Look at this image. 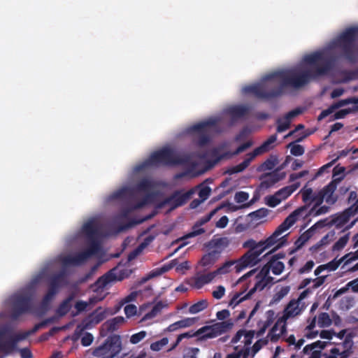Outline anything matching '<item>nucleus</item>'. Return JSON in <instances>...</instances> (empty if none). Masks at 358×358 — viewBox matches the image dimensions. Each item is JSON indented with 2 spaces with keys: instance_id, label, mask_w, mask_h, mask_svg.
<instances>
[{
  "instance_id": "obj_1",
  "label": "nucleus",
  "mask_w": 358,
  "mask_h": 358,
  "mask_svg": "<svg viewBox=\"0 0 358 358\" xmlns=\"http://www.w3.org/2000/svg\"><path fill=\"white\" fill-rule=\"evenodd\" d=\"M358 29L352 27L329 42L324 48L306 55L296 66L264 76L261 82L243 88L259 98H271L286 90H299L312 79L328 75L342 55L350 62L358 60Z\"/></svg>"
},
{
  "instance_id": "obj_2",
  "label": "nucleus",
  "mask_w": 358,
  "mask_h": 358,
  "mask_svg": "<svg viewBox=\"0 0 358 358\" xmlns=\"http://www.w3.org/2000/svg\"><path fill=\"white\" fill-rule=\"evenodd\" d=\"M81 236L87 241L88 248L80 252L60 256L58 262L63 270L67 266L83 264L99 252L101 239L105 236L100 219L93 217L88 220L83 226Z\"/></svg>"
},
{
  "instance_id": "obj_3",
  "label": "nucleus",
  "mask_w": 358,
  "mask_h": 358,
  "mask_svg": "<svg viewBox=\"0 0 358 358\" xmlns=\"http://www.w3.org/2000/svg\"><path fill=\"white\" fill-rule=\"evenodd\" d=\"M159 192V183L150 179L145 178L139 182L138 185L133 189L124 187L113 194L114 198H130L133 203L130 204L123 212V216L134 210L143 208L150 203Z\"/></svg>"
},
{
  "instance_id": "obj_4",
  "label": "nucleus",
  "mask_w": 358,
  "mask_h": 358,
  "mask_svg": "<svg viewBox=\"0 0 358 358\" xmlns=\"http://www.w3.org/2000/svg\"><path fill=\"white\" fill-rule=\"evenodd\" d=\"M306 206H302L292 212L266 241L256 243L254 240L250 239L243 243V248H248L249 250L258 251L265 250L274 245L287 235L280 237V236L294 224L298 220L306 215Z\"/></svg>"
},
{
  "instance_id": "obj_5",
  "label": "nucleus",
  "mask_w": 358,
  "mask_h": 358,
  "mask_svg": "<svg viewBox=\"0 0 358 358\" xmlns=\"http://www.w3.org/2000/svg\"><path fill=\"white\" fill-rule=\"evenodd\" d=\"M185 157L180 153L176 152L171 148H165L154 152L148 159L136 165L134 171L138 172L159 165L180 164H185Z\"/></svg>"
},
{
  "instance_id": "obj_6",
  "label": "nucleus",
  "mask_w": 358,
  "mask_h": 358,
  "mask_svg": "<svg viewBox=\"0 0 358 358\" xmlns=\"http://www.w3.org/2000/svg\"><path fill=\"white\" fill-rule=\"evenodd\" d=\"M219 121L220 118L217 117H210L194 124L189 129V131L196 137L197 142L200 145H203L210 141L213 134L220 132L217 128Z\"/></svg>"
},
{
  "instance_id": "obj_7",
  "label": "nucleus",
  "mask_w": 358,
  "mask_h": 358,
  "mask_svg": "<svg viewBox=\"0 0 358 358\" xmlns=\"http://www.w3.org/2000/svg\"><path fill=\"white\" fill-rule=\"evenodd\" d=\"M284 264L278 259L272 258L259 271L256 276L257 281L253 289L262 290L267 285L273 283V278L270 271L274 275H280L284 270Z\"/></svg>"
},
{
  "instance_id": "obj_8",
  "label": "nucleus",
  "mask_w": 358,
  "mask_h": 358,
  "mask_svg": "<svg viewBox=\"0 0 358 358\" xmlns=\"http://www.w3.org/2000/svg\"><path fill=\"white\" fill-rule=\"evenodd\" d=\"M122 350V343L119 336H113L106 339L105 343L96 348L94 356L98 358H114Z\"/></svg>"
},
{
  "instance_id": "obj_9",
  "label": "nucleus",
  "mask_w": 358,
  "mask_h": 358,
  "mask_svg": "<svg viewBox=\"0 0 358 358\" xmlns=\"http://www.w3.org/2000/svg\"><path fill=\"white\" fill-rule=\"evenodd\" d=\"M31 293L30 289L21 291L10 298L12 306L11 317L17 319L20 315L30 309V299Z\"/></svg>"
},
{
  "instance_id": "obj_10",
  "label": "nucleus",
  "mask_w": 358,
  "mask_h": 358,
  "mask_svg": "<svg viewBox=\"0 0 358 358\" xmlns=\"http://www.w3.org/2000/svg\"><path fill=\"white\" fill-rule=\"evenodd\" d=\"M66 283V281L63 270L59 273L51 276L49 280V287L48 291L45 294L41 303V308L43 309L41 314L44 313L48 310L49 303L53 300L56 294L58 293L59 288L64 285Z\"/></svg>"
},
{
  "instance_id": "obj_11",
  "label": "nucleus",
  "mask_w": 358,
  "mask_h": 358,
  "mask_svg": "<svg viewBox=\"0 0 358 358\" xmlns=\"http://www.w3.org/2000/svg\"><path fill=\"white\" fill-rule=\"evenodd\" d=\"M276 141L275 136H271L261 146L256 148L252 152L247 155L246 159L241 164L230 167L227 170L229 174L238 173L243 171L250 164V162L258 155L268 151L272 148V144Z\"/></svg>"
},
{
  "instance_id": "obj_12",
  "label": "nucleus",
  "mask_w": 358,
  "mask_h": 358,
  "mask_svg": "<svg viewBox=\"0 0 358 358\" xmlns=\"http://www.w3.org/2000/svg\"><path fill=\"white\" fill-rule=\"evenodd\" d=\"M194 193V189L186 192H176L159 204V208L168 207L169 210L183 205Z\"/></svg>"
},
{
  "instance_id": "obj_13",
  "label": "nucleus",
  "mask_w": 358,
  "mask_h": 358,
  "mask_svg": "<svg viewBox=\"0 0 358 358\" xmlns=\"http://www.w3.org/2000/svg\"><path fill=\"white\" fill-rule=\"evenodd\" d=\"M264 251L265 250H248L237 261L236 273L241 272L247 267H252L257 265L261 262V255Z\"/></svg>"
},
{
  "instance_id": "obj_14",
  "label": "nucleus",
  "mask_w": 358,
  "mask_h": 358,
  "mask_svg": "<svg viewBox=\"0 0 358 358\" xmlns=\"http://www.w3.org/2000/svg\"><path fill=\"white\" fill-rule=\"evenodd\" d=\"M299 187V183H295L285 187L275 192L273 195L267 196L264 198L266 203L272 208L278 206L282 201L286 199L292 192Z\"/></svg>"
},
{
  "instance_id": "obj_15",
  "label": "nucleus",
  "mask_w": 358,
  "mask_h": 358,
  "mask_svg": "<svg viewBox=\"0 0 358 358\" xmlns=\"http://www.w3.org/2000/svg\"><path fill=\"white\" fill-rule=\"evenodd\" d=\"M306 304L304 301L299 298L291 300L285 307L283 315L281 317L284 320L294 318L299 315L302 311L306 308Z\"/></svg>"
},
{
  "instance_id": "obj_16",
  "label": "nucleus",
  "mask_w": 358,
  "mask_h": 358,
  "mask_svg": "<svg viewBox=\"0 0 358 358\" xmlns=\"http://www.w3.org/2000/svg\"><path fill=\"white\" fill-rule=\"evenodd\" d=\"M326 278L327 275H322L315 279L306 278L303 280L300 285V288L306 287L311 282H313V285L308 287L303 292H301L298 298L303 301L304 299L306 298L313 292V289L318 288L324 282Z\"/></svg>"
},
{
  "instance_id": "obj_17",
  "label": "nucleus",
  "mask_w": 358,
  "mask_h": 358,
  "mask_svg": "<svg viewBox=\"0 0 358 358\" xmlns=\"http://www.w3.org/2000/svg\"><path fill=\"white\" fill-rule=\"evenodd\" d=\"M286 331V321L280 317L268 334L267 338L271 341L275 342L279 339H283Z\"/></svg>"
},
{
  "instance_id": "obj_18",
  "label": "nucleus",
  "mask_w": 358,
  "mask_h": 358,
  "mask_svg": "<svg viewBox=\"0 0 358 358\" xmlns=\"http://www.w3.org/2000/svg\"><path fill=\"white\" fill-rule=\"evenodd\" d=\"M255 331H246L244 329H241L231 340V343H238V345H242V346H247L248 348H250V345L252 343V338L254 337Z\"/></svg>"
},
{
  "instance_id": "obj_19",
  "label": "nucleus",
  "mask_w": 358,
  "mask_h": 358,
  "mask_svg": "<svg viewBox=\"0 0 358 358\" xmlns=\"http://www.w3.org/2000/svg\"><path fill=\"white\" fill-rule=\"evenodd\" d=\"M250 110V108L247 106H232L227 109V114L233 120H236L245 116Z\"/></svg>"
},
{
  "instance_id": "obj_20",
  "label": "nucleus",
  "mask_w": 358,
  "mask_h": 358,
  "mask_svg": "<svg viewBox=\"0 0 358 358\" xmlns=\"http://www.w3.org/2000/svg\"><path fill=\"white\" fill-rule=\"evenodd\" d=\"M234 323L231 320H227L213 324V331L215 336H218L230 331L234 327Z\"/></svg>"
},
{
  "instance_id": "obj_21",
  "label": "nucleus",
  "mask_w": 358,
  "mask_h": 358,
  "mask_svg": "<svg viewBox=\"0 0 358 358\" xmlns=\"http://www.w3.org/2000/svg\"><path fill=\"white\" fill-rule=\"evenodd\" d=\"M250 356H251L250 348L237 345L234 348V351L228 355L227 358H248Z\"/></svg>"
},
{
  "instance_id": "obj_22",
  "label": "nucleus",
  "mask_w": 358,
  "mask_h": 358,
  "mask_svg": "<svg viewBox=\"0 0 358 358\" xmlns=\"http://www.w3.org/2000/svg\"><path fill=\"white\" fill-rule=\"evenodd\" d=\"M345 261V264L346 263V259H343V257L340 259L339 260H336V259L332 260L331 262L319 266L314 271V273L315 275H319L322 271L327 270L329 271H335L338 266L341 264L342 262Z\"/></svg>"
},
{
  "instance_id": "obj_23",
  "label": "nucleus",
  "mask_w": 358,
  "mask_h": 358,
  "mask_svg": "<svg viewBox=\"0 0 358 358\" xmlns=\"http://www.w3.org/2000/svg\"><path fill=\"white\" fill-rule=\"evenodd\" d=\"M336 185L334 182H331L321 190L324 199L329 204H333L336 201V197L334 195V192L336 190Z\"/></svg>"
},
{
  "instance_id": "obj_24",
  "label": "nucleus",
  "mask_w": 358,
  "mask_h": 358,
  "mask_svg": "<svg viewBox=\"0 0 358 358\" xmlns=\"http://www.w3.org/2000/svg\"><path fill=\"white\" fill-rule=\"evenodd\" d=\"M236 265L237 261H228L213 272L215 277L227 274L233 270L236 272Z\"/></svg>"
},
{
  "instance_id": "obj_25",
  "label": "nucleus",
  "mask_w": 358,
  "mask_h": 358,
  "mask_svg": "<svg viewBox=\"0 0 358 358\" xmlns=\"http://www.w3.org/2000/svg\"><path fill=\"white\" fill-rule=\"evenodd\" d=\"M215 278L214 272L203 274L195 278L193 286L196 289L201 288L204 285L209 283Z\"/></svg>"
},
{
  "instance_id": "obj_26",
  "label": "nucleus",
  "mask_w": 358,
  "mask_h": 358,
  "mask_svg": "<svg viewBox=\"0 0 358 358\" xmlns=\"http://www.w3.org/2000/svg\"><path fill=\"white\" fill-rule=\"evenodd\" d=\"M121 278L117 279V275L113 271H110L106 275L101 277L96 282V285L99 288H105L110 283L116 281L120 280Z\"/></svg>"
},
{
  "instance_id": "obj_27",
  "label": "nucleus",
  "mask_w": 358,
  "mask_h": 358,
  "mask_svg": "<svg viewBox=\"0 0 358 358\" xmlns=\"http://www.w3.org/2000/svg\"><path fill=\"white\" fill-rule=\"evenodd\" d=\"M168 304L166 302L159 301L152 308L151 311L144 315L142 320L153 318L160 314L162 310L166 308Z\"/></svg>"
},
{
  "instance_id": "obj_28",
  "label": "nucleus",
  "mask_w": 358,
  "mask_h": 358,
  "mask_svg": "<svg viewBox=\"0 0 358 358\" xmlns=\"http://www.w3.org/2000/svg\"><path fill=\"white\" fill-rule=\"evenodd\" d=\"M355 214L356 213H352L348 208L343 213L338 215L334 220V222L336 226L341 227L348 222L350 217L354 216Z\"/></svg>"
},
{
  "instance_id": "obj_29",
  "label": "nucleus",
  "mask_w": 358,
  "mask_h": 358,
  "mask_svg": "<svg viewBox=\"0 0 358 358\" xmlns=\"http://www.w3.org/2000/svg\"><path fill=\"white\" fill-rule=\"evenodd\" d=\"M109 314H110V312L107 309L97 308L91 315L92 322L97 324L104 320Z\"/></svg>"
},
{
  "instance_id": "obj_30",
  "label": "nucleus",
  "mask_w": 358,
  "mask_h": 358,
  "mask_svg": "<svg viewBox=\"0 0 358 358\" xmlns=\"http://www.w3.org/2000/svg\"><path fill=\"white\" fill-rule=\"evenodd\" d=\"M278 163L276 156L271 155L258 169L259 171H265L273 169Z\"/></svg>"
},
{
  "instance_id": "obj_31",
  "label": "nucleus",
  "mask_w": 358,
  "mask_h": 358,
  "mask_svg": "<svg viewBox=\"0 0 358 358\" xmlns=\"http://www.w3.org/2000/svg\"><path fill=\"white\" fill-rule=\"evenodd\" d=\"M196 320L194 318H185L180 321L176 322L169 327L170 331H175L179 328H184L192 326Z\"/></svg>"
},
{
  "instance_id": "obj_32",
  "label": "nucleus",
  "mask_w": 358,
  "mask_h": 358,
  "mask_svg": "<svg viewBox=\"0 0 358 358\" xmlns=\"http://www.w3.org/2000/svg\"><path fill=\"white\" fill-rule=\"evenodd\" d=\"M176 265V260L172 261L169 266H164L163 268H162V269L160 271H153V272L150 273V274H148V275H146L145 277H144L142 279L141 282H145L152 278L158 276V275L162 274L163 273L166 272L167 271H169L170 268H173Z\"/></svg>"
},
{
  "instance_id": "obj_33",
  "label": "nucleus",
  "mask_w": 358,
  "mask_h": 358,
  "mask_svg": "<svg viewBox=\"0 0 358 358\" xmlns=\"http://www.w3.org/2000/svg\"><path fill=\"white\" fill-rule=\"evenodd\" d=\"M339 348L340 352L342 354V358H346L350 355V350L352 346L351 340L346 339L343 343L336 345Z\"/></svg>"
},
{
  "instance_id": "obj_34",
  "label": "nucleus",
  "mask_w": 358,
  "mask_h": 358,
  "mask_svg": "<svg viewBox=\"0 0 358 358\" xmlns=\"http://www.w3.org/2000/svg\"><path fill=\"white\" fill-rule=\"evenodd\" d=\"M125 320L123 317L118 316L105 323L108 331H113L117 329L119 325L123 324Z\"/></svg>"
},
{
  "instance_id": "obj_35",
  "label": "nucleus",
  "mask_w": 358,
  "mask_h": 358,
  "mask_svg": "<svg viewBox=\"0 0 358 358\" xmlns=\"http://www.w3.org/2000/svg\"><path fill=\"white\" fill-rule=\"evenodd\" d=\"M348 203L350 206L348 208L349 210L352 213L358 212V194L356 192H351L348 197Z\"/></svg>"
},
{
  "instance_id": "obj_36",
  "label": "nucleus",
  "mask_w": 358,
  "mask_h": 358,
  "mask_svg": "<svg viewBox=\"0 0 358 358\" xmlns=\"http://www.w3.org/2000/svg\"><path fill=\"white\" fill-rule=\"evenodd\" d=\"M169 341V338L166 337L155 341L150 344V350L153 352H159L168 345Z\"/></svg>"
},
{
  "instance_id": "obj_37",
  "label": "nucleus",
  "mask_w": 358,
  "mask_h": 358,
  "mask_svg": "<svg viewBox=\"0 0 358 358\" xmlns=\"http://www.w3.org/2000/svg\"><path fill=\"white\" fill-rule=\"evenodd\" d=\"M255 289H253V288L249 292V293L243 296H241L243 293H237L236 294L232 299L230 300L229 303V306L234 308L236 306H237L240 302L243 301L244 299H247L250 296Z\"/></svg>"
},
{
  "instance_id": "obj_38",
  "label": "nucleus",
  "mask_w": 358,
  "mask_h": 358,
  "mask_svg": "<svg viewBox=\"0 0 358 358\" xmlns=\"http://www.w3.org/2000/svg\"><path fill=\"white\" fill-rule=\"evenodd\" d=\"M71 297H69L61 303L57 311L59 316H64L69 312L71 307Z\"/></svg>"
},
{
  "instance_id": "obj_39",
  "label": "nucleus",
  "mask_w": 358,
  "mask_h": 358,
  "mask_svg": "<svg viewBox=\"0 0 358 358\" xmlns=\"http://www.w3.org/2000/svg\"><path fill=\"white\" fill-rule=\"evenodd\" d=\"M358 111V103L351 105L350 107L345 109L340 110L335 114V118L340 119L343 118L345 115L350 113Z\"/></svg>"
},
{
  "instance_id": "obj_40",
  "label": "nucleus",
  "mask_w": 358,
  "mask_h": 358,
  "mask_svg": "<svg viewBox=\"0 0 358 358\" xmlns=\"http://www.w3.org/2000/svg\"><path fill=\"white\" fill-rule=\"evenodd\" d=\"M208 306V301L206 300H201L191 306L189 308V312L192 314H196L204 310Z\"/></svg>"
},
{
  "instance_id": "obj_41",
  "label": "nucleus",
  "mask_w": 358,
  "mask_h": 358,
  "mask_svg": "<svg viewBox=\"0 0 358 358\" xmlns=\"http://www.w3.org/2000/svg\"><path fill=\"white\" fill-rule=\"evenodd\" d=\"M355 103H358V98L352 97V98L341 100V101L332 104L331 106H333V108L335 110L336 109H338L343 106L350 105V104L353 105Z\"/></svg>"
},
{
  "instance_id": "obj_42",
  "label": "nucleus",
  "mask_w": 358,
  "mask_h": 358,
  "mask_svg": "<svg viewBox=\"0 0 358 358\" xmlns=\"http://www.w3.org/2000/svg\"><path fill=\"white\" fill-rule=\"evenodd\" d=\"M317 324L320 327H329L331 324V320L327 313H322L317 318Z\"/></svg>"
},
{
  "instance_id": "obj_43",
  "label": "nucleus",
  "mask_w": 358,
  "mask_h": 358,
  "mask_svg": "<svg viewBox=\"0 0 358 358\" xmlns=\"http://www.w3.org/2000/svg\"><path fill=\"white\" fill-rule=\"evenodd\" d=\"M275 313L273 310H268L266 313V321L264 322V326L260 329V330L258 331V336L262 335L266 328L271 324V323L273 322V320L274 318Z\"/></svg>"
},
{
  "instance_id": "obj_44",
  "label": "nucleus",
  "mask_w": 358,
  "mask_h": 358,
  "mask_svg": "<svg viewBox=\"0 0 358 358\" xmlns=\"http://www.w3.org/2000/svg\"><path fill=\"white\" fill-rule=\"evenodd\" d=\"M198 335L203 334L204 338H215L217 337L215 336V333L213 331V326H206L200 329H199L196 332Z\"/></svg>"
},
{
  "instance_id": "obj_45",
  "label": "nucleus",
  "mask_w": 358,
  "mask_h": 358,
  "mask_svg": "<svg viewBox=\"0 0 358 358\" xmlns=\"http://www.w3.org/2000/svg\"><path fill=\"white\" fill-rule=\"evenodd\" d=\"M50 268L49 267L43 269L38 275L34 276L31 280L30 285L33 287L39 282L43 278H45L50 273Z\"/></svg>"
},
{
  "instance_id": "obj_46",
  "label": "nucleus",
  "mask_w": 358,
  "mask_h": 358,
  "mask_svg": "<svg viewBox=\"0 0 358 358\" xmlns=\"http://www.w3.org/2000/svg\"><path fill=\"white\" fill-rule=\"evenodd\" d=\"M215 252H209L203 257L201 260V264L204 266H210L215 262Z\"/></svg>"
},
{
  "instance_id": "obj_47",
  "label": "nucleus",
  "mask_w": 358,
  "mask_h": 358,
  "mask_svg": "<svg viewBox=\"0 0 358 358\" xmlns=\"http://www.w3.org/2000/svg\"><path fill=\"white\" fill-rule=\"evenodd\" d=\"M350 236L349 234H347L344 235L343 236L341 237L338 241L334 245L333 250H340L343 249L345 245L347 244L348 241H349Z\"/></svg>"
},
{
  "instance_id": "obj_48",
  "label": "nucleus",
  "mask_w": 358,
  "mask_h": 358,
  "mask_svg": "<svg viewBox=\"0 0 358 358\" xmlns=\"http://www.w3.org/2000/svg\"><path fill=\"white\" fill-rule=\"evenodd\" d=\"M335 239V232L331 231L326 234L318 243V246H326Z\"/></svg>"
},
{
  "instance_id": "obj_49",
  "label": "nucleus",
  "mask_w": 358,
  "mask_h": 358,
  "mask_svg": "<svg viewBox=\"0 0 358 358\" xmlns=\"http://www.w3.org/2000/svg\"><path fill=\"white\" fill-rule=\"evenodd\" d=\"M291 122L285 116L278 120V131L282 132L289 127Z\"/></svg>"
},
{
  "instance_id": "obj_50",
  "label": "nucleus",
  "mask_w": 358,
  "mask_h": 358,
  "mask_svg": "<svg viewBox=\"0 0 358 358\" xmlns=\"http://www.w3.org/2000/svg\"><path fill=\"white\" fill-rule=\"evenodd\" d=\"M147 336V333L145 331H141L137 334H133L130 337V343L132 344H137L143 340Z\"/></svg>"
},
{
  "instance_id": "obj_51",
  "label": "nucleus",
  "mask_w": 358,
  "mask_h": 358,
  "mask_svg": "<svg viewBox=\"0 0 358 358\" xmlns=\"http://www.w3.org/2000/svg\"><path fill=\"white\" fill-rule=\"evenodd\" d=\"M316 323V317H315L310 323L306 327V330L307 332L306 333V336L308 338H314L317 334V331H312V330L315 328Z\"/></svg>"
},
{
  "instance_id": "obj_52",
  "label": "nucleus",
  "mask_w": 358,
  "mask_h": 358,
  "mask_svg": "<svg viewBox=\"0 0 358 358\" xmlns=\"http://www.w3.org/2000/svg\"><path fill=\"white\" fill-rule=\"evenodd\" d=\"M267 341L265 340H259L257 341L252 348H250L251 357H253L255 354L259 352V350L266 344Z\"/></svg>"
},
{
  "instance_id": "obj_53",
  "label": "nucleus",
  "mask_w": 358,
  "mask_h": 358,
  "mask_svg": "<svg viewBox=\"0 0 358 358\" xmlns=\"http://www.w3.org/2000/svg\"><path fill=\"white\" fill-rule=\"evenodd\" d=\"M285 176V173H271L268 176V181L271 183H275L283 179Z\"/></svg>"
},
{
  "instance_id": "obj_54",
  "label": "nucleus",
  "mask_w": 358,
  "mask_h": 358,
  "mask_svg": "<svg viewBox=\"0 0 358 358\" xmlns=\"http://www.w3.org/2000/svg\"><path fill=\"white\" fill-rule=\"evenodd\" d=\"M301 192L303 201L310 203L315 194L313 189L311 188H304L302 189Z\"/></svg>"
},
{
  "instance_id": "obj_55",
  "label": "nucleus",
  "mask_w": 358,
  "mask_h": 358,
  "mask_svg": "<svg viewBox=\"0 0 358 358\" xmlns=\"http://www.w3.org/2000/svg\"><path fill=\"white\" fill-rule=\"evenodd\" d=\"M329 211V207L326 206H323L319 207V206H313L310 210V214L314 215H320L322 214H325Z\"/></svg>"
},
{
  "instance_id": "obj_56",
  "label": "nucleus",
  "mask_w": 358,
  "mask_h": 358,
  "mask_svg": "<svg viewBox=\"0 0 358 358\" xmlns=\"http://www.w3.org/2000/svg\"><path fill=\"white\" fill-rule=\"evenodd\" d=\"M219 209H220V207H217V208H215L208 215L203 216L199 220H198V222L196 224H198L199 226H201V225L206 224L211 219V217L217 213V211Z\"/></svg>"
},
{
  "instance_id": "obj_57",
  "label": "nucleus",
  "mask_w": 358,
  "mask_h": 358,
  "mask_svg": "<svg viewBox=\"0 0 358 358\" xmlns=\"http://www.w3.org/2000/svg\"><path fill=\"white\" fill-rule=\"evenodd\" d=\"M124 310L127 317H131L136 314L137 308L135 305L129 304L124 307Z\"/></svg>"
},
{
  "instance_id": "obj_58",
  "label": "nucleus",
  "mask_w": 358,
  "mask_h": 358,
  "mask_svg": "<svg viewBox=\"0 0 358 358\" xmlns=\"http://www.w3.org/2000/svg\"><path fill=\"white\" fill-rule=\"evenodd\" d=\"M324 197L322 191H319L314 194L313 197L310 203H314L313 206H320L324 201Z\"/></svg>"
},
{
  "instance_id": "obj_59",
  "label": "nucleus",
  "mask_w": 358,
  "mask_h": 358,
  "mask_svg": "<svg viewBox=\"0 0 358 358\" xmlns=\"http://www.w3.org/2000/svg\"><path fill=\"white\" fill-rule=\"evenodd\" d=\"M291 147V153L295 156L302 155L304 152V148L301 145H289Z\"/></svg>"
},
{
  "instance_id": "obj_60",
  "label": "nucleus",
  "mask_w": 358,
  "mask_h": 358,
  "mask_svg": "<svg viewBox=\"0 0 358 358\" xmlns=\"http://www.w3.org/2000/svg\"><path fill=\"white\" fill-rule=\"evenodd\" d=\"M52 320L50 319L49 320H44L38 324H36L32 329L29 330V331H27V332L29 333V336L36 333V331H38L39 329L45 327L49 322H50Z\"/></svg>"
},
{
  "instance_id": "obj_61",
  "label": "nucleus",
  "mask_w": 358,
  "mask_h": 358,
  "mask_svg": "<svg viewBox=\"0 0 358 358\" xmlns=\"http://www.w3.org/2000/svg\"><path fill=\"white\" fill-rule=\"evenodd\" d=\"M210 191L211 190L210 187L207 186L202 187L199 192V199L203 201L206 200L210 195Z\"/></svg>"
},
{
  "instance_id": "obj_62",
  "label": "nucleus",
  "mask_w": 358,
  "mask_h": 358,
  "mask_svg": "<svg viewBox=\"0 0 358 358\" xmlns=\"http://www.w3.org/2000/svg\"><path fill=\"white\" fill-rule=\"evenodd\" d=\"M138 292H133L130 293L129 295L123 298L120 301V305L122 306L127 303H129L131 301H135L137 296H138Z\"/></svg>"
},
{
  "instance_id": "obj_63",
  "label": "nucleus",
  "mask_w": 358,
  "mask_h": 358,
  "mask_svg": "<svg viewBox=\"0 0 358 358\" xmlns=\"http://www.w3.org/2000/svg\"><path fill=\"white\" fill-rule=\"evenodd\" d=\"M225 293V288L222 286L219 285L216 287V289L213 292L212 294L213 297L216 299H220L223 297Z\"/></svg>"
},
{
  "instance_id": "obj_64",
  "label": "nucleus",
  "mask_w": 358,
  "mask_h": 358,
  "mask_svg": "<svg viewBox=\"0 0 358 358\" xmlns=\"http://www.w3.org/2000/svg\"><path fill=\"white\" fill-rule=\"evenodd\" d=\"M199 351L198 348H189L184 355V358H197Z\"/></svg>"
}]
</instances>
